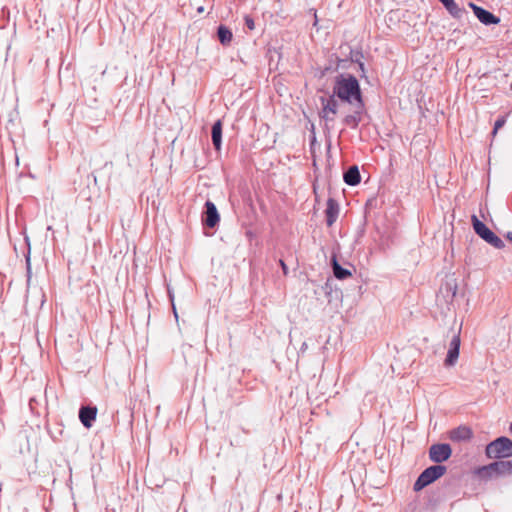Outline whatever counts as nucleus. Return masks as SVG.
<instances>
[{
	"mask_svg": "<svg viewBox=\"0 0 512 512\" xmlns=\"http://www.w3.org/2000/svg\"><path fill=\"white\" fill-rule=\"evenodd\" d=\"M333 93L340 100L353 105L357 109H363L364 107L359 82L353 75H340L337 77Z\"/></svg>",
	"mask_w": 512,
	"mask_h": 512,
	"instance_id": "nucleus-1",
	"label": "nucleus"
},
{
	"mask_svg": "<svg viewBox=\"0 0 512 512\" xmlns=\"http://www.w3.org/2000/svg\"><path fill=\"white\" fill-rule=\"evenodd\" d=\"M471 220L475 233L484 241L496 249H502L505 247L503 240L489 229L481 220H479L476 215H472Z\"/></svg>",
	"mask_w": 512,
	"mask_h": 512,
	"instance_id": "nucleus-2",
	"label": "nucleus"
},
{
	"mask_svg": "<svg viewBox=\"0 0 512 512\" xmlns=\"http://www.w3.org/2000/svg\"><path fill=\"white\" fill-rule=\"evenodd\" d=\"M486 455L491 459L512 457V441L507 437L497 438L486 446Z\"/></svg>",
	"mask_w": 512,
	"mask_h": 512,
	"instance_id": "nucleus-3",
	"label": "nucleus"
},
{
	"mask_svg": "<svg viewBox=\"0 0 512 512\" xmlns=\"http://www.w3.org/2000/svg\"><path fill=\"white\" fill-rule=\"evenodd\" d=\"M446 467L443 465H433L426 468L417 478L413 485L414 491H421L446 473Z\"/></svg>",
	"mask_w": 512,
	"mask_h": 512,
	"instance_id": "nucleus-4",
	"label": "nucleus"
},
{
	"mask_svg": "<svg viewBox=\"0 0 512 512\" xmlns=\"http://www.w3.org/2000/svg\"><path fill=\"white\" fill-rule=\"evenodd\" d=\"M475 473L481 478H491L494 475L512 474V461H495L489 465L479 467Z\"/></svg>",
	"mask_w": 512,
	"mask_h": 512,
	"instance_id": "nucleus-5",
	"label": "nucleus"
},
{
	"mask_svg": "<svg viewBox=\"0 0 512 512\" xmlns=\"http://www.w3.org/2000/svg\"><path fill=\"white\" fill-rule=\"evenodd\" d=\"M337 97L334 93L328 98L321 97L320 102L322 105V109L319 113L320 117L324 119L326 122H333L335 119V115L338 111V101Z\"/></svg>",
	"mask_w": 512,
	"mask_h": 512,
	"instance_id": "nucleus-6",
	"label": "nucleus"
},
{
	"mask_svg": "<svg viewBox=\"0 0 512 512\" xmlns=\"http://www.w3.org/2000/svg\"><path fill=\"white\" fill-rule=\"evenodd\" d=\"M452 455V449L447 443L433 444L429 448V458L432 462L442 463Z\"/></svg>",
	"mask_w": 512,
	"mask_h": 512,
	"instance_id": "nucleus-7",
	"label": "nucleus"
},
{
	"mask_svg": "<svg viewBox=\"0 0 512 512\" xmlns=\"http://www.w3.org/2000/svg\"><path fill=\"white\" fill-rule=\"evenodd\" d=\"M220 220L219 213L215 204L207 200L205 202V210L202 215V222L208 228H214Z\"/></svg>",
	"mask_w": 512,
	"mask_h": 512,
	"instance_id": "nucleus-8",
	"label": "nucleus"
},
{
	"mask_svg": "<svg viewBox=\"0 0 512 512\" xmlns=\"http://www.w3.org/2000/svg\"><path fill=\"white\" fill-rule=\"evenodd\" d=\"M460 344H461L460 332H458L457 334H455L452 337V339L449 343L447 356H446L445 362H444L446 366L451 367L456 364L458 357H459Z\"/></svg>",
	"mask_w": 512,
	"mask_h": 512,
	"instance_id": "nucleus-9",
	"label": "nucleus"
},
{
	"mask_svg": "<svg viewBox=\"0 0 512 512\" xmlns=\"http://www.w3.org/2000/svg\"><path fill=\"white\" fill-rule=\"evenodd\" d=\"M469 7L472 8L475 16L484 25L498 24L500 22V19L496 17L494 14H492L491 12L482 7L477 6L473 2L469 3Z\"/></svg>",
	"mask_w": 512,
	"mask_h": 512,
	"instance_id": "nucleus-10",
	"label": "nucleus"
},
{
	"mask_svg": "<svg viewBox=\"0 0 512 512\" xmlns=\"http://www.w3.org/2000/svg\"><path fill=\"white\" fill-rule=\"evenodd\" d=\"M97 408L92 406H84L79 410V419L84 427L90 428L96 419Z\"/></svg>",
	"mask_w": 512,
	"mask_h": 512,
	"instance_id": "nucleus-11",
	"label": "nucleus"
},
{
	"mask_svg": "<svg viewBox=\"0 0 512 512\" xmlns=\"http://www.w3.org/2000/svg\"><path fill=\"white\" fill-rule=\"evenodd\" d=\"M473 433L467 426H459L449 432V439L455 442L468 441Z\"/></svg>",
	"mask_w": 512,
	"mask_h": 512,
	"instance_id": "nucleus-12",
	"label": "nucleus"
},
{
	"mask_svg": "<svg viewBox=\"0 0 512 512\" xmlns=\"http://www.w3.org/2000/svg\"><path fill=\"white\" fill-rule=\"evenodd\" d=\"M338 213H339V207H338L337 202L334 199L329 198L327 201V207L325 210L327 226L330 227L336 222Z\"/></svg>",
	"mask_w": 512,
	"mask_h": 512,
	"instance_id": "nucleus-13",
	"label": "nucleus"
},
{
	"mask_svg": "<svg viewBox=\"0 0 512 512\" xmlns=\"http://www.w3.org/2000/svg\"><path fill=\"white\" fill-rule=\"evenodd\" d=\"M343 180L349 186L358 185L361 181L358 167L356 165L349 167L348 170L344 172Z\"/></svg>",
	"mask_w": 512,
	"mask_h": 512,
	"instance_id": "nucleus-14",
	"label": "nucleus"
},
{
	"mask_svg": "<svg viewBox=\"0 0 512 512\" xmlns=\"http://www.w3.org/2000/svg\"><path fill=\"white\" fill-rule=\"evenodd\" d=\"M439 1L454 18L460 19L466 13L465 9L459 7L457 5V3L455 2V0H439Z\"/></svg>",
	"mask_w": 512,
	"mask_h": 512,
	"instance_id": "nucleus-15",
	"label": "nucleus"
},
{
	"mask_svg": "<svg viewBox=\"0 0 512 512\" xmlns=\"http://www.w3.org/2000/svg\"><path fill=\"white\" fill-rule=\"evenodd\" d=\"M211 138H212V143H213L214 148L219 151L221 149V144H222V121L221 120H217L213 124L212 131H211Z\"/></svg>",
	"mask_w": 512,
	"mask_h": 512,
	"instance_id": "nucleus-16",
	"label": "nucleus"
},
{
	"mask_svg": "<svg viewBox=\"0 0 512 512\" xmlns=\"http://www.w3.org/2000/svg\"><path fill=\"white\" fill-rule=\"evenodd\" d=\"M332 268L334 276L339 280H344L351 276V272L348 269L343 268L337 262L336 257H333L332 259Z\"/></svg>",
	"mask_w": 512,
	"mask_h": 512,
	"instance_id": "nucleus-17",
	"label": "nucleus"
},
{
	"mask_svg": "<svg viewBox=\"0 0 512 512\" xmlns=\"http://www.w3.org/2000/svg\"><path fill=\"white\" fill-rule=\"evenodd\" d=\"M217 36L221 44L228 45L232 41V32L231 30L224 26L220 25L217 29Z\"/></svg>",
	"mask_w": 512,
	"mask_h": 512,
	"instance_id": "nucleus-18",
	"label": "nucleus"
},
{
	"mask_svg": "<svg viewBox=\"0 0 512 512\" xmlns=\"http://www.w3.org/2000/svg\"><path fill=\"white\" fill-rule=\"evenodd\" d=\"M362 110L363 109L355 108V111L353 114H349V115L345 116V118L343 119V123L353 129H355L361 120L360 115L362 113Z\"/></svg>",
	"mask_w": 512,
	"mask_h": 512,
	"instance_id": "nucleus-19",
	"label": "nucleus"
},
{
	"mask_svg": "<svg viewBox=\"0 0 512 512\" xmlns=\"http://www.w3.org/2000/svg\"><path fill=\"white\" fill-rule=\"evenodd\" d=\"M244 20H245V25L249 30L255 29V22L250 16H248V15L245 16Z\"/></svg>",
	"mask_w": 512,
	"mask_h": 512,
	"instance_id": "nucleus-20",
	"label": "nucleus"
},
{
	"mask_svg": "<svg viewBox=\"0 0 512 512\" xmlns=\"http://www.w3.org/2000/svg\"><path fill=\"white\" fill-rule=\"evenodd\" d=\"M504 124H505L504 118L497 119L494 124L493 134L495 135L497 133L498 129H500Z\"/></svg>",
	"mask_w": 512,
	"mask_h": 512,
	"instance_id": "nucleus-21",
	"label": "nucleus"
},
{
	"mask_svg": "<svg viewBox=\"0 0 512 512\" xmlns=\"http://www.w3.org/2000/svg\"><path fill=\"white\" fill-rule=\"evenodd\" d=\"M168 293H169V298H170V300L172 302L173 313H174V316H175V318L177 320L178 319V314H177L176 307H175V304H174V296H173V294L171 293L170 290L168 291Z\"/></svg>",
	"mask_w": 512,
	"mask_h": 512,
	"instance_id": "nucleus-22",
	"label": "nucleus"
},
{
	"mask_svg": "<svg viewBox=\"0 0 512 512\" xmlns=\"http://www.w3.org/2000/svg\"><path fill=\"white\" fill-rule=\"evenodd\" d=\"M31 279V267H30V259L27 258V282L29 283Z\"/></svg>",
	"mask_w": 512,
	"mask_h": 512,
	"instance_id": "nucleus-23",
	"label": "nucleus"
},
{
	"mask_svg": "<svg viewBox=\"0 0 512 512\" xmlns=\"http://www.w3.org/2000/svg\"><path fill=\"white\" fill-rule=\"evenodd\" d=\"M279 264H280V266H281V268H282V270H283V274H284V275H287V274H288V267H287V265L285 264V262H284L282 259H280V260H279Z\"/></svg>",
	"mask_w": 512,
	"mask_h": 512,
	"instance_id": "nucleus-24",
	"label": "nucleus"
},
{
	"mask_svg": "<svg viewBox=\"0 0 512 512\" xmlns=\"http://www.w3.org/2000/svg\"><path fill=\"white\" fill-rule=\"evenodd\" d=\"M506 238H507L509 241H511V242H512V232H508V233L506 234Z\"/></svg>",
	"mask_w": 512,
	"mask_h": 512,
	"instance_id": "nucleus-25",
	"label": "nucleus"
},
{
	"mask_svg": "<svg viewBox=\"0 0 512 512\" xmlns=\"http://www.w3.org/2000/svg\"><path fill=\"white\" fill-rule=\"evenodd\" d=\"M359 67H360V69H361L362 71H364V64H363V63H360V64H359Z\"/></svg>",
	"mask_w": 512,
	"mask_h": 512,
	"instance_id": "nucleus-26",
	"label": "nucleus"
},
{
	"mask_svg": "<svg viewBox=\"0 0 512 512\" xmlns=\"http://www.w3.org/2000/svg\"><path fill=\"white\" fill-rule=\"evenodd\" d=\"M510 430H511V432H512V423H511V425H510Z\"/></svg>",
	"mask_w": 512,
	"mask_h": 512,
	"instance_id": "nucleus-27",
	"label": "nucleus"
},
{
	"mask_svg": "<svg viewBox=\"0 0 512 512\" xmlns=\"http://www.w3.org/2000/svg\"><path fill=\"white\" fill-rule=\"evenodd\" d=\"M511 89H512V85H511Z\"/></svg>",
	"mask_w": 512,
	"mask_h": 512,
	"instance_id": "nucleus-28",
	"label": "nucleus"
},
{
	"mask_svg": "<svg viewBox=\"0 0 512 512\" xmlns=\"http://www.w3.org/2000/svg\"><path fill=\"white\" fill-rule=\"evenodd\" d=\"M295 512H297V511H295Z\"/></svg>",
	"mask_w": 512,
	"mask_h": 512,
	"instance_id": "nucleus-29",
	"label": "nucleus"
}]
</instances>
